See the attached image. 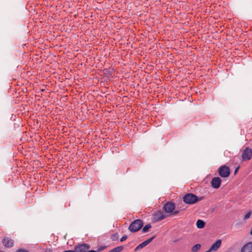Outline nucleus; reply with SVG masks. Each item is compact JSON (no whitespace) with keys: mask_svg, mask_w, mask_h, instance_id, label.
I'll return each mask as SVG.
<instances>
[{"mask_svg":"<svg viewBox=\"0 0 252 252\" xmlns=\"http://www.w3.org/2000/svg\"><path fill=\"white\" fill-rule=\"evenodd\" d=\"M143 223L141 220L133 221L129 226L128 229L132 232L138 231L143 226Z\"/></svg>","mask_w":252,"mask_h":252,"instance_id":"nucleus-1","label":"nucleus"},{"mask_svg":"<svg viewBox=\"0 0 252 252\" xmlns=\"http://www.w3.org/2000/svg\"><path fill=\"white\" fill-rule=\"evenodd\" d=\"M183 200L187 204H193L199 200L197 196L192 193H188L184 196Z\"/></svg>","mask_w":252,"mask_h":252,"instance_id":"nucleus-2","label":"nucleus"},{"mask_svg":"<svg viewBox=\"0 0 252 252\" xmlns=\"http://www.w3.org/2000/svg\"><path fill=\"white\" fill-rule=\"evenodd\" d=\"M252 157V150L250 148L245 147L242 152V158L244 161L250 160Z\"/></svg>","mask_w":252,"mask_h":252,"instance_id":"nucleus-3","label":"nucleus"},{"mask_svg":"<svg viewBox=\"0 0 252 252\" xmlns=\"http://www.w3.org/2000/svg\"><path fill=\"white\" fill-rule=\"evenodd\" d=\"M218 172L220 176L223 178L227 177L230 175L229 169L225 165L220 166Z\"/></svg>","mask_w":252,"mask_h":252,"instance_id":"nucleus-4","label":"nucleus"},{"mask_svg":"<svg viewBox=\"0 0 252 252\" xmlns=\"http://www.w3.org/2000/svg\"><path fill=\"white\" fill-rule=\"evenodd\" d=\"M175 209V205L173 203H170V202H167L166 203L164 207H163V210L165 212L167 213H172L173 214H177L178 213V211H174V210Z\"/></svg>","mask_w":252,"mask_h":252,"instance_id":"nucleus-5","label":"nucleus"},{"mask_svg":"<svg viewBox=\"0 0 252 252\" xmlns=\"http://www.w3.org/2000/svg\"><path fill=\"white\" fill-rule=\"evenodd\" d=\"M90 248L89 245L87 244H82L75 246L74 252H86Z\"/></svg>","mask_w":252,"mask_h":252,"instance_id":"nucleus-6","label":"nucleus"},{"mask_svg":"<svg viewBox=\"0 0 252 252\" xmlns=\"http://www.w3.org/2000/svg\"><path fill=\"white\" fill-rule=\"evenodd\" d=\"M221 180L219 177H214L211 181V186L214 189H218L220 186Z\"/></svg>","mask_w":252,"mask_h":252,"instance_id":"nucleus-7","label":"nucleus"},{"mask_svg":"<svg viewBox=\"0 0 252 252\" xmlns=\"http://www.w3.org/2000/svg\"><path fill=\"white\" fill-rule=\"evenodd\" d=\"M2 243L7 248L12 247L14 244L13 241L8 237L4 238L2 240Z\"/></svg>","mask_w":252,"mask_h":252,"instance_id":"nucleus-8","label":"nucleus"},{"mask_svg":"<svg viewBox=\"0 0 252 252\" xmlns=\"http://www.w3.org/2000/svg\"><path fill=\"white\" fill-rule=\"evenodd\" d=\"M221 241L219 239L216 241L209 249V251L212 252L213 251H217L221 246Z\"/></svg>","mask_w":252,"mask_h":252,"instance_id":"nucleus-9","label":"nucleus"},{"mask_svg":"<svg viewBox=\"0 0 252 252\" xmlns=\"http://www.w3.org/2000/svg\"><path fill=\"white\" fill-rule=\"evenodd\" d=\"M154 237L149 238V239L144 241L140 244H139L136 248L135 249V251H137L138 250L141 249L146 246L148 244H149L154 239Z\"/></svg>","mask_w":252,"mask_h":252,"instance_id":"nucleus-10","label":"nucleus"},{"mask_svg":"<svg viewBox=\"0 0 252 252\" xmlns=\"http://www.w3.org/2000/svg\"><path fill=\"white\" fill-rule=\"evenodd\" d=\"M241 252H252V242L245 245L241 249Z\"/></svg>","mask_w":252,"mask_h":252,"instance_id":"nucleus-11","label":"nucleus"},{"mask_svg":"<svg viewBox=\"0 0 252 252\" xmlns=\"http://www.w3.org/2000/svg\"><path fill=\"white\" fill-rule=\"evenodd\" d=\"M165 218V216L161 212H158L154 216V219L157 220H160Z\"/></svg>","mask_w":252,"mask_h":252,"instance_id":"nucleus-12","label":"nucleus"},{"mask_svg":"<svg viewBox=\"0 0 252 252\" xmlns=\"http://www.w3.org/2000/svg\"><path fill=\"white\" fill-rule=\"evenodd\" d=\"M205 222L201 220H197L196 222V226L198 228H203L205 226Z\"/></svg>","mask_w":252,"mask_h":252,"instance_id":"nucleus-13","label":"nucleus"},{"mask_svg":"<svg viewBox=\"0 0 252 252\" xmlns=\"http://www.w3.org/2000/svg\"><path fill=\"white\" fill-rule=\"evenodd\" d=\"M123 249L124 247L121 246L111 250V252H121L123 250Z\"/></svg>","mask_w":252,"mask_h":252,"instance_id":"nucleus-14","label":"nucleus"},{"mask_svg":"<svg viewBox=\"0 0 252 252\" xmlns=\"http://www.w3.org/2000/svg\"><path fill=\"white\" fill-rule=\"evenodd\" d=\"M201 248V245L199 244L195 245L191 249L192 252H196Z\"/></svg>","mask_w":252,"mask_h":252,"instance_id":"nucleus-15","label":"nucleus"},{"mask_svg":"<svg viewBox=\"0 0 252 252\" xmlns=\"http://www.w3.org/2000/svg\"><path fill=\"white\" fill-rule=\"evenodd\" d=\"M151 227V225L150 224H146L142 229V232L143 233L147 232L149 229Z\"/></svg>","mask_w":252,"mask_h":252,"instance_id":"nucleus-16","label":"nucleus"},{"mask_svg":"<svg viewBox=\"0 0 252 252\" xmlns=\"http://www.w3.org/2000/svg\"><path fill=\"white\" fill-rule=\"evenodd\" d=\"M251 212L250 211L249 212H248L244 217V219L245 220H247L248 219H249L250 217H251Z\"/></svg>","mask_w":252,"mask_h":252,"instance_id":"nucleus-17","label":"nucleus"},{"mask_svg":"<svg viewBox=\"0 0 252 252\" xmlns=\"http://www.w3.org/2000/svg\"><path fill=\"white\" fill-rule=\"evenodd\" d=\"M127 238V235H125L124 236H123L120 239V241L121 242H123L124 241H125Z\"/></svg>","mask_w":252,"mask_h":252,"instance_id":"nucleus-18","label":"nucleus"},{"mask_svg":"<svg viewBox=\"0 0 252 252\" xmlns=\"http://www.w3.org/2000/svg\"><path fill=\"white\" fill-rule=\"evenodd\" d=\"M17 252H29L28 251L25 250H19L17 251Z\"/></svg>","mask_w":252,"mask_h":252,"instance_id":"nucleus-19","label":"nucleus"},{"mask_svg":"<svg viewBox=\"0 0 252 252\" xmlns=\"http://www.w3.org/2000/svg\"><path fill=\"white\" fill-rule=\"evenodd\" d=\"M44 252H52V251L50 249H46Z\"/></svg>","mask_w":252,"mask_h":252,"instance_id":"nucleus-20","label":"nucleus"},{"mask_svg":"<svg viewBox=\"0 0 252 252\" xmlns=\"http://www.w3.org/2000/svg\"><path fill=\"white\" fill-rule=\"evenodd\" d=\"M239 167H238L237 168H236V169L235 170V171H234V173H236L237 171L238 170V169H239Z\"/></svg>","mask_w":252,"mask_h":252,"instance_id":"nucleus-21","label":"nucleus"},{"mask_svg":"<svg viewBox=\"0 0 252 252\" xmlns=\"http://www.w3.org/2000/svg\"><path fill=\"white\" fill-rule=\"evenodd\" d=\"M86 252H96V251H95L94 250H91V251Z\"/></svg>","mask_w":252,"mask_h":252,"instance_id":"nucleus-22","label":"nucleus"},{"mask_svg":"<svg viewBox=\"0 0 252 252\" xmlns=\"http://www.w3.org/2000/svg\"><path fill=\"white\" fill-rule=\"evenodd\" d=\"M108 252H111V250L110 251H109Z\"/></svg>","mask_w":252,"mask_h":252,"instance_id":"nucleus-23","label":"nucleus"}]
</instances>
